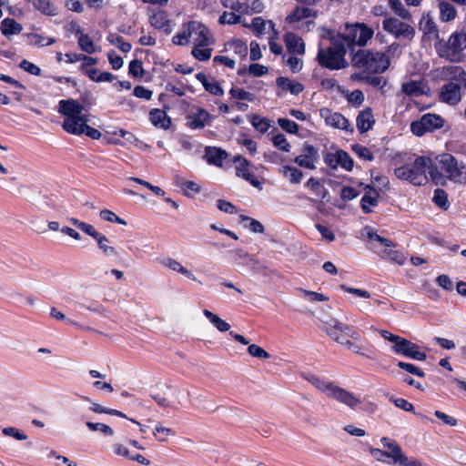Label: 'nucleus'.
Returning a JSON list of instances; mask_svg holds the SVG:
<instances>
[{
  "label": "nucleus",
  "instance_id": "nucleus-1",
  "mask_svg": "<svg viewBox=\"0 0 466 466\" xmlns=\"http://www.w3.org/2000/svg\"><path fill=\"white\" fill-rule=\"evenodd\" d=\"M427 170L432 180L438 181L441 178L438 167L432 165V160L424 156L416 157L410 165L407 164L395 168L394 174L400 179L410 181L415 186H420L428 181Z\"/></svg>",
  "mask_w": 466,
  "mask_h": 466
},
{
  "label": "nucleus",
  "instance_id": "nucleus-2",
  "mask_svg": "<svg viewBox=\"0 0 466 466\" xmlns=\"http://www.w3.org/2000/svg\"><path fill=\"white\" fill-rule=\"evenodd\" d=\"M353 66L372 74L384 73L390 65V57L382 52L359 49L351 56Z\"/></svg>",
  "mask_w": 466,
  "mask_h": 466
},
{
  "label": "nucleus",
  "instance_id": "nucleus-3",
  "mask_svg": "<svg viewBox=\"0 0 466 466\" xmlns=\"http://www.w3.org/2000/svg\"><path fill=\"white\" fill-rule=\"evenodd\" d=\"M304 378L315 388L324 392L328 397L345 404L350 409H354L358 404L361 403V400L355 397L352 392L335 385L333 382L324 378H320L315 374H308Z\"/></svg>",
  "mask_w": 466,
  "mask_h": 466
},
{
  "label": "nucleus",
  "instance_id": "nucleus-4",
  "mask_svg": "<svg viewBox=\"0 0 466 466\" xmlns=\"http://www.w3.org/2000/svg\"><path fill=\"white\" fill-rule=\"evenodd\" d=\"M450 75L451 80L441 87L439 99L455 106L461 100V88L466 89V71L461 66H452Z\"/></svg>",
  "mask_w": 466,
  "mask_h": 466
},
{
  "label": "nucleus",
  "instance_id": "nucleus-5",
  "mask_svg": "<svg viewBox=\"0 0 466 466\" xmlns=\"http://www.w3.org/2000/svg\"><path fill=\"white\" fill-rule=\"evenodd\" d=\"M346 53L345 43L335 41L327 48L319 47L316 59L319 65L323 68L339 70L349 66V63L345 59Z\"/></svg>",
  "mask_w": 466,
  "mask_h": 466
},
{
  "label": "nucleus",
  "instance_id": "nucleus-6",
  "mask_svg": "<svg viewBox=\"0 0 466 466\" xmlns=\"http://www.w3.org/2000/svg\"><path fill=\"white\" fill-rule=\"evenodd\" d=\"M380 333L383 339L393 343L391 350L395 354L420 361H424L427 359L426 353L420 350L418 344L387 330H380Z\"/></svg>",
  "mask_w": 466,
  "mask_h": 466
},
{
  "label": "nucleus",
  "instance_id": "nucleus-7",
  "mask_svg": "<svg viewBox=\"0 0 466 466\" xmlns=\"http://www.w3.org/2000/svg\"><path fill=\"white\" fill-rule=\"evenodd\" d=\"M374 30L364 23L347 25L342 39L353 55L356 46H364L372 38Z\"/></svg>",
  "mask_w": 466,
  "mask_h": 466
},
{
  "label": "nucleus",
  "instance_id": "nucleus-8",
  "mask_svg": "<svg viewBox=\"0 0 466 466\" xmlns=\"http://www.w3.org/2000/svg\"><path fill=\"white\" fill-rule=\"evenodd\" d=\"M432 165L438 167V171L443 176L447 177L450 180L454 182H462V175L466 165L459 162L458 159L451 154L443 153L435 158Z\"/></svg>",
  "mask_w": 466,
  "mask_h": 466
},
{
  "label": "nucleus",
  "instance_id": "nucleus-9",
  "mask_svg": "<svg viewBox=\"0 0 466 466\" xmlns=\"http://www.w3.org/2000/svg\"><path fill=\"white\" fill-rule=\"evenodd\" d=\"M466 49V29L453 32L441 47L440 54L451 62L459 63L464 58Z\"/></svg>",
  "mask_w": 466,
  "mask_h": 466
},
{
  "label": "nucleus",
  "instance_id": "nucleus-10",
  "mask_svg": "<svg viewBox=\"0 0 466 466\" xmlns=\"http://www.w3.org/2000/svg\"><path fill=\"white\" fill-rule=\"evenodd\" d=\"M445 120L440 115L433 113L424 114L419 120L410 123V131L417 137L433 132L444 127Z\"/></svg>",
  "mask_w": 466,
  "mask_h": 466
},
{
  "label": "nucleus",
  "instance_id": "nucleus-11",
  "mask_svg": "<svg viewBox=\"0 0 466 466\" xmlns=\"http://www.w3.org/2000/svg\"><path fill=\"white\" fill-rule=\"evenodd\" d=\"M383 30L393 35L396 39L411 40L415 35V29L410 25L396 17H387L382 21Z\"/></svg>",
  "mask_w": 466,
  "mask_h": 466
},
{
  "label": "nucleus",
  "instance_id": "nucleus-12",
  "mask_svg": "<svg viewBox=\"0 0 466 466\" xmlns=\"http://www.w3.org/2000/svg\"><path fill=\"white\" fill-rule=\"evenodd\" d=\"M233 163L235 164L237 177L243 178L254 187L259 190L262 189V182L251 172L252 165L245 157L241 155L235 156Z\"/></svg>",
  "mask_w": 466,
  "mask_h": 466
},
{
  "label": "nucleus",
  "instance_id": "nucleus-13",
  "mask_svg": "<svg viewBox=\"0 0 466 466\" xmlns=\"http://www.w3.org/2000/svg\"><path fill=\"white\" fill-rule=\"evenodd\" d=\"M319 150L313 145L305 142L303 144L301 154L294 158V162L304 168L315 169V163L319 160Z\"/></svg>",
  "mask_w": 466,
  "mask_h": 466
},
{
  "label": "nucleus",
  "instance_id": "nucleus-14",
  "mask_svg": "<svg viewBox=\"0 0 466 466\" xmlns=\"http://www.w3.org/2000/svg\"><path fill=\"white\" fill-rule=\"evenodd\" d=\"M319 114L324 118L326 125L353 133L354 129L350 127L349 119L341 113L332 112L330 109L324 107L319 110Z\"/></svg>",
  "mask_w": 466,
  "mask_h": 466
},
{
  "label": "nucleus",
  "instance_id": "nucleus-15",
  "mask_svg": "<svg viewBox=\"0 0 466 466\" xmlns=\"http://www.w3.org/2000/svg\"><path fill=\"white\" fill-rule=\"evenodd\" d=\"M148 21L151 26L162 30L166 35H170L173 30L172 20L166 10L157 9L149 15Z\"/></svg>",
  "mask_w": 466,
  "mask_h": 466
},
{
  "label": "nucleus",
  "instance_id": "nucleus-16",
  "mask_svg": "<svg viewBox=\"0 0 466 466\" xmlns=\"http://www.w3.org/2000/svg\"><path fill=\"white\" fill-rule=\"evenodd\" d=\"M186 119V127L196 130L203 129L206 124L212 119V116L206 109L198 107L196 113L187 115Z\"/></svg>",
  "mask_w": 466,
  "mask_h": 466
},
{
  "label": "nucleus",
  "instance_id": "nucleus-17",
  "mask_svg": "<svg viewBox=\"0 0 466 466\" xmlns=\"http://www.w3.org/2000/svg\"><path fill=\"white\" fill-rule=\"evenodd\" d=\"M419 30L423 33V36L429 40L438 39L440 37L439 28L430 13L423 14L419 21Z\"/></svg>",
  "mask_w": 466,
  "mask_h": 466
},
{
  "label": "nucleus",
  "instance_id": "nucleus-18",
  "mask_svg": "<svg viewBox=\"0 0 466 466\" xmlns=\"http://www.w3.org/2000/svg\"><path fill=\"white\" fill-rule=\"evenodd\" d=\"M85 106L75 99H66L59 101V113L64 115L65 118H71L83 116Z\"/></svg>",
  "mask_w": 466,
  "mask_h": 466
},
{
  "label": "nucleus",
  "instance_id": "nucleus-19",
  "mask_svg": "<svg viewBox=\"0 0 466 466\" xmlns=\"http://www.w3.org/2000/svg\"><path fill=\"white\" fill-rule=\"evenodd\" d=\"M327 334L334 340L338 339V337L344 333L348 337L359 340L360 339V334L352 329L348 324L337 321L333 326H330L326 329Z\"/></svg>",
  "mask_w": 466,
  "mask_h": 466
},
{
  "label": "nucleus",
  "instance_id": "nucleus-20",
  "mask_svg": "<svg viewBox=\"0 0 466 466\" xmlns=\"http://www.w3.org/2000/svg\"><path fill=\"white\" fill-rule=\"evenodd\" d=\"M375 125V118L372 108L368 106L359 112L356 117V127L360 134H364L372 129Z\"/></svg>",
  "mask_w": 466,
  "mask_h": 466
},
{
  "label": "nucleus",
  "instance_id": "nucleus-21",
  "mask_svg": "<svg viewBox=\"0 0 466 466\" xmlns=\"http://www.w3.org/2000/svg\"><path fill=\"white\" fill-rule=\"evenodd\" d=\"M287 51L292 55H304L305 43L303 39L292 32H287L284 36Z\"/></svg>",
  "mask_w": 466,
  "mask_h": 466
},
{
  "label": "nucleus",
  "instance_id": "nucleus-22",
  "mask_svg": "<svg viewBox=\"0 0 466 466\" xmlns=\"http://www.w3.org/2000/svg\"><path fill=\"white\" fill-rule=\"evenodd\" d=\"M148 118L151 124L158 129L167 130L172 125L171 117L159 108H153L149 111Z\"/></svg>",
  "mask_w": 466,
  "mask_h": 466
},
{
  "label": "nucleus",
  "instance_id": "nucleus-23",
  "mask_svg": "<svg viewBox=\"0 0 466 466\" xmlns=\"http://www.w3.org/2000/svg\"><path fill=\"white\" fill-rule=\"evenodd\" d=\"M311 5H297L293 11L286 17V22L289 24L298 23L304 19L313 17L316 18L318 11L310 8Z\"/></svg>",
  "mask_w": 466,
  "mask_h": 466
},
{
  "label": "nucleus",
  "instance_id": "nucleus-24",
  "mask_svg": "<svg viewBox=\"0 0 466 466\" xmlns=\"http://www.w3.org/2000/svg\"><path fill=\"white\" fill-rule=\"evenodd\" d=\"M380 442L382 446L387 449L386 451L391 463L398 464L401 457L404 455L400 445L397 442V441L388 437H382L380 439Z\"/></svg>",
  "mask_w": 466,
  "mask_h": 466
},
{
  "label": "nucleus",
  "instance_id": "nucleus-25",
  "mask_svg": "<svg viewBox=\"0 0 466 466\" xmlns=\"http://www.w3.org/2000/svg\"><path fill=\"white\" fill-rule=\"evenodd\" d=\"M195 45L198 46H208L214 44V38L208 27L201 22L196 21Z\"/></svg>",
  "mask_w": 466,
  "mask_h": 466
},
{
  "label": "nucleus",
  "instance_id": "nucleus-26",
  "mask_svg": "<svg viewBox=\"0 0 466 466\" xmlns=\"http://www.w3.org/2000/svg\"><path fill=\"white\" fill-rule=\"evenodd\" d=\"M87 122L86 116H79L71 118H65L63 122V128L69 134L82 135L84 134V127Z\"/></svg>",
  "mask_w": 466,
  "mask_h": 466
},
{
  "label": "nucleus",
  "instance_id": "nucleus-27",
  "mask_svg": "<svg viewBox=\"0 0 466 466\" xmlns=\"http://www.w3.org/2000/svg\"><path fill=\"white\" fill-rule=\"evenodd\" d=\"M276 85L281 91H289L292 95H299L304 90V86L301 83L293 81L287 76L277 77Z\"/></svg>",
  "mask_w": 466,
  "mask_h": 466
},
{
  "label": "nucleus",
  "instance_id": "nucleus-28",
  "mask_svg": "<svg viewBox=\"0 0 466 466\" xmlns=\"http://www.w3.org/2000/svg\"><path fill=\"white\" fill-rule=\"evenodd\" d=\"M228 154L225 150L218 147H207L205 150V157L208 164L217 167H222L223 161L227 158Z\"/></svg>",
  "mask_w": 466,
  "mask_h": 466
},
{
  "label": "nucleus",
  "instance_id": "nucleus-29",
  "mask_svg": "<svg viewBox=\"0 0 466 466\" xmlns=\"http://www.w3.org/2000/svg\"><path fill=\"white\" fill-rule=\"evenodd\" d=\"M1 33L10 39L11 35H19L23 30V25L15 18L5 17L0 24Z\"/></svg>",
  "mask_w": 466,
  "mask_h": 466
},
{
  "label": "nucleus",
  "instance_id": "nucleus-30",
  "mask_svg": "<svg viewBox=\"0 0 466 466\" xmlns=\"http://www.w3.org/2000/svg\"><path fill=\"white\" fill-rule=\"evenodd\" d=\"M23 36L26 38L27 45L38 47L51 46L56 43V39L54 37L44 36L36 33L24 34Z\"/></svg>",
  "mask_w": 466,
  "mask_h": 466
},
{
  "label": "nucleus",
  "instance_id": "nucleus-31",
  "mask_svg": "<svg viewBox=\"0 0 466 466\" xmlns=\"http://www.w3.org/2000/svg\"><path fill=\"white\" fill-rule=\"evenodd\" d=\"M440 10V19L442 22H450L457 16V11L454 5L446 1H440L438 4Z\"/></svg>",
  "mask_w": 466,
  "mask_h": 466
},
{
  "label": "nucleus",
  "instance_id": "nucleus-32",
  "mask_svg": "<svg viewBox=\"0 0 466 466\" xmlns=\"http://www.w3.org/2000/svg\"><path fill=\"white\" fill-rule=\"evenodd\" d=\"M305 187L322 200L325 199L329 194L327 188L320 183L319 179L313 177L306 182Z\"/></svg>",
  "mask_w": 466,
  "mask_h": 466
},
{
  "label": "nucleus",
  "instance_id": "nucleus-33",
  "mask_svg": "<svg viewBox=\"0 0 466 466\" xmlns=\"http://www.w3.org/2000/svg\"><path fill=\"white\" fill-rule=\"evenodd\" d=\"M365 84L376 87L382 95H385L387 92L385 87L388 85V80L384 76L366 74Z\"/></svg>",
  "mask_w": 466,
  "mask_h": 466
},
{
  "label": "nucleus",
  "instance_id": "nucleus-34",
  "mask_svg": "<svg viewBox=\"0 0 466 466\" xmlns=\"http://www.w3.org/2000/svg\"><path fill=\"white\" fill-rule=\"evenodd\" d=\"M163 264L168 268L172 269L173 271L178 272L192 280L196 279L195 276L190 270L183 267L178 261H177L174 258H168L164 260Z\"/></svg>",
  "mask_w": 466,
  "mask_h": 466
},
{
  "label": "nucleus",
  "instance_id": "nucleus-35",
  "mask_svg": "<svg viewBox=\"0 0 466 466\" xmlns=\"http://www.w3.org/2000/svg\"><path fill=\"white\" fill-rule=\"evenodd\" d=\"M380 193L364 194L360 199V208L364 214L371 212L370 207H377L379 204Z\"/></svg>",
  "mask_w": 466,
  "mask_h": 466
},
{
  "label": "nucleus",
  "instance_id": "nucleus-36",
  "mask_svg": "<svg viewBox=\"0 0 466 466\" xmlns=\"http://www.w3.org/2000/svg\"><path fill=\"white\" fill-rule=\"evenodd\" d=\"M248 118L252 127L262 134L268 132V130L270 127V121L267 117H263L260 116L259 115L254 114L248 116Z\"/></svg>",
  "mask_w": 466,
  "mask_h": 466
},
{
  "label": "nucleus",
  "instance_id": "nucleus-37",
  "mask_svg": "<svg viewBox=\"0 0 466 466\" xmlns=\"http://www.w3.org/2000/svg\"><path fill=\"white\" fill-rule=\"evenodd\" d=\"M97 246L99 249L103 252V254L106 257H114L116 259H120L119 252L116 250L115 247L109 246V239L103 235L100 238L96 241Z\"/></svg>",
  "mask_w": 466,
  "mask_h": 466
},
{
  "label": "nucleus",
  "instance_id": "nucleus-38",
  "mask_svg": "<svg viewBox=\"0 0 466 466\" xmlns=\"http://www.w3.org/2000/svg\"><path fill=\"white\" fill-rule=\"evenodd\" d=\"M432 201L437 207H439L442 210H447L450 208L448 194L442 188H436L434 190Z\"/></svg>",
  "mask_w": 466,
  "mask_h": 466
},
{
  "label": "nucleus",
  "instance_id": "nucleus-39",
  "mask_svg": "<svg viewBox=\"0 0 466 466\" xmlns=\"http://www.w3.org/2000/svg\"><path fill=\"white\" fill-rule=\"evenodd\" d=\"M380 256L382 258H387L391 261H394L400 265L403 264L405 261V256L403 253L400 250L393 249V248H384L380 253Z\"/></svg>",
  "mask_w": 466,
  "mask_h": 466
},
{
  "label": "nucleus",
  "instance_id": "nucleus-40",
  "mask_svg": "<svg viewBox=\"0 0 466 466\" xmlns=\"http://www.w3.org/2000/svg\"><path fill=\"white\" fill-rule=\"evenodd\" d=\"M227 46L233 48L234 53L238 55L241 59H244L248 56V46L247 43L241 39H232L227 43Z\"/></svg>",
  "mask_w": 466,
  "mask_h": 466
},
{
  "label": "nucleus",
  "instance_id": "nucleus-41",
  "mask_svg": "<svg viewBox=\"0 0 466 466\" xmlns=\"http://www.w3.org/2000/svg\"><path fill=\"white\" fill-rule=\"evenodd\" d=\"M33 5L36 10L46 15L54 16L56 15V8H54L49 0H35Z\"/></svg>",
  "mask_w": 466,
  "mask_h": 466
},
{
  "label": "nucleus",
  "instance_id": "nucleus-42",
  "mask_svg": "<svg viewBox=\"0 0 466 466\" xmlns=\"http://www.w3.org/2000/svg\"><path fill=\"white\" fill-rule=\"evenodd\" d=\"M389 5L394 13L402 19L409 20L411 18V15L407 10L400 0H389Z\"/></svg>",
  "mask_w": 466,
  "mask_h": 466
},
{
  "label": "nucleus",
  "instance_id": "nucleus-43",
  "mask_svg": "<svg viewBox=\"0 0 466 466\" xmlns=\"http://www.w3.org/2000/svg\"><path fill=\"white\" fill-rule=\"evenodd\" d=\"M78 46L81 50L87 54H94L96 52L94 41L87 34H80L78 37Z\"/></svg>",
  "mask_w": 466,
  "mask_h": 466
},
{
  "label": "nucleus",
  "instance_id": "nucleus-44",
  "mask_svg": "<svg viewBox=\"0 0 466 466\" xmlns=\"http://www.w3.org/2000/svg\"><path fill=\"white\" fill-rule=\"evenodd\" d=\"M212 49L207 46H198L195 45L191 50V55L198 61H208L210 59Z\"/></svg>",
  "mask_w": 466,
  "mask_h": 466
},
{
  "label": "nucleus",
  "instance_id": "nucleus-45",
  "mask_svg": "<svg viewBox=\"0 0 466 466\" xmlns=\"http://www.w3.org/2000/svg\"><path fill=\"white\" fill-rule=\"evenodd\" d=\"M179 187L183 190L184 195L188 198H193L201 189L198 184L191 180H182Z\"/></svg>",
  "mask_w": 466,
  "mask_h": 466
},
{
  "label": "nucleus",
  "instance_id": "nucleus-46",
  "mask_svg": "<svg viewBox=\"0 0 466 466\" xmlns=\"http://www.w3.org/2000/svg\"><path fill=\"white\" fill-rule=\"evenodd\" d=\"M351 150L361 159L367 161H372L374 159L373 153L365 146L360 144H353L351 145Z\"/></svg>",
  "mask_w": 466,
  "mask_h": 466
},
{
  "label": "nucleus",
  "instance_id": "nucleus-47",
  "mask_svg": "<svg viewBox=\"0 0 466 466\" xmlns=\"http://www.w3.org/2000/svg\"><path fill=\"white\" fill-rule=\"evenodd\" d=\"M367 237L370 240H375V241L379 242L385 248H395L396 247V243H394L390 238L381 237L380 235H379L375 230H373L370 228H369V229H368Z\"/></svg>",
  "mask_w": 466,
  "mask_h": 466
},
{
  "label": "nucleus",
  "instance_id": "nucleus-48",
  "mask_svg": "<svg viewBox=\"0 0 466 466\" xmlns=\"http://www.w3.org/2000/svg\"><path fill=\"white\" fill-rule=\"evenodd\" d=\"M339 166L347 171H351L354 167V161L350 154L342 149L338 150Z\"/></svg>",
  "mask_w": 466,
  "mask_h": 466
},
{
  "label": "nucleus",
  "instance_id": "nucleus-49",
  "mask_svg": "<svg viewBox=\"0 0 466 466\" xmlns=\"http://www.w3.org/2000/svg\"><path fill=\"white\" fill-rule=\"evenodd\" d=\"M283 169L284 175L289 177L290 183L299 184L301 181L303 173L300 169L290 166H285Z\"/></svg>",
  "mask_w": 466,
  "mask_h": 466
},
{
  "label": "nucleus",
  "instance_id": "nucleus-50",
  "mask_svg": "<svg viewBox=\"0 0 466 466\" xmlns=\"http://www.w3.org/2000/svg\"><path fill=\"white\" fill-rule=\"evenodd\" d=\"M128 74L136 78H142L145 75L143 62L139 59L130 61L128 66Z\"/></svg>",
  "mask_w": 466,
  "mask_h": 466
},
{
  "label": "nucleus",
  "instance_id": "nucleus-51",
  "mask_svg": "<svg viewBox=\"0 0 466 466\" xmlns=\"http://www.w3.org/2000/svg\"><path fill=\"white\" fill-rule=\"evenodd\" d=\"M229 95L232 98L238 100H247L252 102L254 100V95L248 91H246L242 88L238 87H231L229 90Z\"/></svg>",
  "mask_w": 466,
  "mask_h": 466
},
{
  "label": "nucleus",
  "instance_id": "nucleus-52",
  "mask_svg": "<svg viewBox=\"0 0 466 466\" xmlns=\"http://www.w3.org/2000/svg\"><path fill=\"white\" fill-rule=\"evenodd\" d=\"M240 222L243 221H248V225H247V228H249L250 231L254 233H263L264 232V226L257 219L252 218L250 217H248L246 215H240L239 216Z\"/></svg>",
  "mask_w": 466,
  "mask_h": 466
},
{
  "label": "nucleus",
  "instance_id": "nucleus-53",
  "mask_svg": "<svg viewBox=\"0 0 466 466\" xmlns=\"http://www.w3.org/2000/svg\"><path fill=\"white\" fill-rule=\"evenodd\" d=\"M279 126L289 134L296 135L299 132V127L295 122L289 118H279Z\"/></svg>",
  "mask_w": 466,
  "mask_h": 466
},
{
  "label": "nucleus",
  "instance_id": "nucleus-54",
  "mask_svg": "<svg viewBox=\"0 0 466 466\" xmlns=\"http://www.w3.org/2000/svg\"><path fill=\"white\" fill-rule=\"evenodd\" d=\"M347 100L354 107H359L364 102V94L361 90L356 89L346 94Z\"/></svg>",
  "mask_w": 466,
  "mask_h": 466
},
{
  "label": "nucleus",
  "instance_id": "nucleus-55",
  "mask_svg": "<svg viewBox=\"0 0 466 466\" xmlns=\"http://www.w3.org/2000/svg\"><path fill=\"white\" fill-rule=\"evenodd\" d=\"M241 16L234 12H223L219 16L218 22L220 25H236L240 23Z\"/></svg>",
  "mask_w": 466,
  "mask_h": 466
},
{
  "label": "nucleus",
  "instance_id": "nucleus-56",
  "mask_svg": "<svg viewBox=\"0 0 466 466\" xmlns=\"http://www.w3.org/2000/svg\"><path fill=\"white\" fill-rule=\"evenodd\" d=\"M397 366L410 373V374H413L415 376H418L420 378H424L425 377V372L419 367L415 366L414 364L412 363H408V362H404V361H398L397 363Z\"/></svg>",
  "mask_w": 466,
  "mask_h": 466
},
{
  "label": "nucleus",
  "instance_id": "nucleus-57",
  "mask_svg": "<svg viewBox=\"0 0 466 466\" xmlns=\"http://www.w3.org/2000/svg\"><path fill=\"white\" fill-rule=\"evenodd\" d=\"M401 90L407 96L422 94V91L420 90V83L417 81H413V80L403 83L401 86Z\"/></svg>",
  "mask_w": 466,
  "mask_h": 466
},
{
  "label": "nucleus",
  "instance_id": "nucleus-58",
  "mask_svg": "<svg viewBox=\"0 0 466 466\" xmlns=\"http://www.w3.org/2000/svg\"><path fill=\"white\" fill-rule=\"evenodd\" d=\"M99 216L105 221L113 222L119 225H127L126 220H124L123 218H121L116 213L109 209L101 210Z\"/></svg>",
  "mask_w": 466,
  "mask_h": 466
},
{
  "label": "nucleus",
  "instance_id": "nucleus-59",
  "mask_svg": "<svg viewBox=\"0 0 466 466\" xmlns=\"http://www.w3.org/2000/svg\"><path fill=\"white\" fill-rule=\"evenodd\" d=\"M273 145L281 151L289 152L290 144L288 142L286 137L279 133L272 137Z\"/></svg>",
  "mask_w": 466,
  "mask_h": 466
},
{
  "label": "nucleus",
  "instance_id": "nucleus-60",
  "mask_svg": "<svg viewBox=\"0 0 466 466\" xmlns=\"http://www.w3.org/2000/svg\"><path fill=\"white\" fill-rule=\"evenodd\" d=\"M369 451L370 455L378 461L390 464L391 461L388 457V453L386 451L380 450L379 448H373L371 446L369 447Z\"/></svg>",
  "mask_w": 466,
  "mask_h": 466
},
{
  "label": "nucleus",
  "instance_id": "nucleus-61",
  "mask_svg": "<svg viewBox=\"0 0 466 466\" xmlns=\"http://www.w3.org/2000/svg\"><path fill=\"white\" fill-rule=\"evenodd\" d=\"M248 352L256 358L261 359V360H267L270 358V354L266 351L263 348L257 344H250L248 348Z\"/></svg>",
  "mask_w": 466,
  "mask_h": 466
},
{
  "label": "nucleus",
  "instance_id": "nucleus-62",
  "mask_svg": "<svg viewBox=\"0 0 466 466\" xmlns=\"http://www.w3.org/2000/svg\"><path fill=\"white\" fill-rule=\"evenodd\" d=\"M86 425L87 426V428L90 431H99L106 436H112L114 434L113 430L108 425L104 424V423H99V422L95 423V422H91V421H86Z\"/></svg>",
  "mask_w": 466,
  "mask_h": 466
},
{
  "label": "nucleus",
  "instance_id": "nucleus-63",
  "mask_svg": "<svg viewBox=\"0 0 466 466\" xmlns=\"http://www.w3.org/2000/svg\"><path fill=\"white\" fill-rule=\"evenodd\" d=\"M19 67L25 70V72L36 76H40L42 72L38 66L35 65L34 63L26 59H23L20 62Z\"/></svg>",
  "mask_w": 466,
  "mask_h": 466
},
{
  "label": "nucleus",
  "instance_id": "nucleus-64",
  "mask_svg": "<svg viewBox=\"0 0 466 466\" xmlns=\"http://www.w3.org/2000/svg\"><path fill=\"white\" fill-rule=\"evenodd\" d=\"M2 432L4 435L13 437L17 441H25L27 439V435L15 427L4 428Z\"/></svg>",
  "mask_w": 466,
  "mask_h": 466
}]
</instances>
